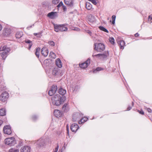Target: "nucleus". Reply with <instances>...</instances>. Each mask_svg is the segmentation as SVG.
Returning <instances> with one entry per match:
<instances>
[{"label":"nucleus","mask_w":152,"mask_h":152,"mask_svg":"<svg viewBox=\"0 0 152 152\" xmlns=\"http://www.w3.org/2000/svg\"><path fill=\"white\" fill-rule=\"evenodd\" d=\"M66 100V97L64 96H61L59 94H56L52 98L53 104L55 105L58 106L64 102Z\"/></svg>","instance_id":"nucleus-1"},{"label":"nucleus","mask_w":152,"mask_h":152,"mask_svg":"<svg viewBox=\"0 0 152 152\" xmlns=\"http://www.w3.org/2000/svg\"><path fill=\"white\" fill-rule=\"evenodd\" d=\"M67 25L66 24H53L54 29L55 31L58 32H59L66 31L68 30V28L66 26Z\"/></svg>","instance_id":"nucleus-2"},{"label":"nucleus","mask_w":152,"mask_h":152,"mask_svg":"<svg viewBox=\"0 0 152 152\" xmlns=\"http://www.w3.org/2000/svg\"><path fill=\"white\" fill-rule=\"evenodd\" d=\"M61 72L60 69L58 67H56L53 69L51 72V75L49 76L50 78H53L61 75Z\"/></svg>","instance_id":"nucleus-3"},{"label":"nucleus","mask_w":152,"mask_h":152,"mask_svg":"<svg viewBox=\"0 0 152 152\" xmlns=\"http://www.w3.org/2000/svg\"><path fill=\"white\" fill-rule=\"evenodd\" d=\"M0 51H4L1 53V56L2 59L4 60L7 56V53L10 51V49L9 48H7V46L4 45L3 46H0Z\"/></svg>","instance_id":"nucleus-4"},{"label":"nucleus","mask_w":152,"mask_h":152,"mask_svg":"<svg viewBox=\"0 0 152 152\" xmlns=\"http://www.w3.org/2000/svg\"><path fill=\"white\" fill-rule=\"evenodd\" d=\"M94 54L95 53H94L92 55V57H96L102 60L105 59L109 56V53L108 51H105L102 54Z\"/></svg>","instance_id":"nucleus-5"},{"label":"nucleus","mask_w":152,"mask_h":152,"mask_svg":"<svg viewBox=\"0 0 152 152\" xmlns=\"http://www.w3.org/2000/svg\"><path fill=\"white\" fill-rule=\"evenodd\" d=\"M34 144L37 148H42L45 145V140L42 138H40L37 141H35Z\"/></svg>","instance_id":"nucleus-6"},{"label":"nucleus","mask_w":152,"mask_h":152,"mask_svg":"<svg viewBox=\"0 0 152 152\" xmlns=\"http://www.w3.org/2000/svg\"><path fill=\"white\" fill-rule=\"evenodd\" d=\"M94 49L98 52H101L104 50L105 47L103 44L95 43L94 44Z\"/></svg>","instance_id":"nucleus-7"},{"label":"nucleus","mask_w":152,"mask_h":152,"mask_svg":"<svg viewBox=\"0 0 152 152\" xmlns=\"http://www.w3.org/2000/svg\"><path fill=\"white\" fill-rule=\"evenodd\" d=\"M4 142L6 144L10 146H13L16 143L15 140L13 137L6 138L5 139Z\"/></svg>","instance_id":"nucleus-8"},{"label":"nucleus","mask_w":152,"mask_h":152,"mask_svg":"<svg viewBox=\"0 0 152 152\" xmlns=\"http://www.w3.org/2000/svg\"><path fill=\"white\" fill-rule=\"evenodd\" d=\"M9 96V95L7 92L4 91L0 95V100L3 102L5 103Z\"/></svg>","instance_id":"nucleus-9"},{"label":"nucleus","mask_w":152,"mask_h":152,"mask_svg":"<svg viewBox=\"0 0 152 152\" xmlns=\"http://www.w3.org/2000/svg\"><path fill=\"white\" fill-rule=\"evenodd\" d=\"M83 115L80 113H75L73 115L72 117V120L73 121H75L83 117Z\"/></svg>","instance_id":"nucleus-10"},{"label":"nucleus","mask_w":152,"mask_h":152,"mask_svg":"<svg viewBox=\"0 0 152 152\" xmlns=\"http://www.w3.org/2000/svg\"><path fill=\"white\" fill-rule=\"evenodd\" d=\"M57 90V87L56 85L52 86L48 92V94L49 95L52 96L54 94Z\"/></svg>","instance_id":"nucleus-11"},{"label":"nucleus","mask_w":152,"mask_h":152,"mask_svg":"<svg viewBox=\"0 0 152 152\" xmlns=\"http://www.w3.org/2000/svg\"><path fill=\"white\" fill-rule=\"evenodd\" d=\"M90 63V59L88 58L87 60L84 63L79 64L80 67L82 68H86Z\"/></svg>","instance_id":"nucleus-12"},{"label":"nucleus","mask_w":152,"mask_h":152,"mask_svg":"<svg viewBox=\"0 0 152 152\" xmlns=\"http://www.w3.org/2000/svg\"><path fill=\"white\" fill-rule=\"evenodd\" d=\"M3 130L4 133L7 134H10L12 133L10 127L9 125H7L4 126L3 128Z\"/></svg>","instance_id":"nucleus-13"},{"label":"nucleus","mask_w":152,"mask_h":152,"mask_svg":"<svg viewBox=\"0 0 152 152\" xmlns=\"http://www.w3.org/2000/svg\"><path fill=\"white\" fill-rule=\"evenodd\" d=\"M11 30L9 28H5L3 31L2 34L6 37L9 36L11 33Z\"/></svg>","instance_id":"nucleus-14"},{"label":"nucleus","mask_w":152,"mask_h":152,"mask_svg":"<svg viewBox=\"0 0 152 152\" xmlns=\"http://www.w3.org/2000/svg\"><path fill=\"white\" fill-rule=\"evenodd\" d=\"M31 147L28 145H25L21 148L20 149V152H30Z\"/></svg>","instance_id":"nucleus-15"},{"label":"nucleus","mask_w":152,"mask_h":152,"mask_svg":"<svg viewBox=\"0 0 152 152\" xmlns=\"http://www.w3.org/2000/svg\"><path fill=\"white\" fill-rule=\"evenodd\" d=\"M71 129L73 132H76L79 128L78 124L76 123L72 124L71 126Z\"/></svg>","instance_id":"nucleus-16"},{"label":"nucleus","mask_w":152,"mask_h":152,"mask_svg":"<svg viewBox=\"0 0 152 152\" xmlns=\"http://www.w3.org/2000/svg\"><path fill=\"white\" fill-rule=\"evenodd\" d=\"M48 16L51 19H54L57 16V13L56 12H51L48 13Z\"/></svg>","instance_id":"nucleus-17"},{"label":"nucleus","mask_w":152,"mask_h":152,"mask_svg":"<svg viewBox=\"0 0 152 152\" xmlns=\"http://www.w3.org/2000/svg\"><path fill=\"white\" fill-rule=\"evenodd\" d=\"M64 2L66 5L70 7L73 6L74 1L73 0H64Z\"/></svg>","instance_id":"nucleus-18"},{"label":"nucleus","mask_w":152,"mask_h":152,"mask_svg":"<svg viewBox=\"0 0 152 152\" xmlns=\"http://www.w3.org/2000/svg\"><path fill=\"white\" fill-rule=\"evenodd\" d=\"M48 49L45 47H43L41 50V53L44 56H47L48 53Z\"/></svg>","instance_id":"nucleus-19"},{"label":"nucleus","mask_w":152,"mask_h":152,"mask_svg":"<svg viewBox=\"0 0 152 152\" xmlns=\"http://www.w3.org/2000/svg\"><path fill=\"white\" fill-rule=\"evenodd\" d=\"M72 90L73 93H75L78 89L79 88V86L77 85H74L71 86Z\"/></svg>","instance_id":"nucleus-20"},{"label":"nucleus","mask_w":152,"mask_h":152,"mask_svg":"<svg viewBox=\"0 0 152 152\" xmlns=\"http://www.w3.org/2000/svg\"><path fill=\"white\" fill-rule=\"evenodd\" d=\"M54 114L56 117L58 118L61 116V113L58 110H55L54 111Z\"/></svg>","instance_id":"nucleus-21"},{"label":"nucleus","mask_w":152,"mask_h":152,"mask_svg":"<svg viewBox=\"0 0 152 152\" xmlns=\"http://www.w3.org/2000/svg\"><path fill=\"white\" fill-rule=\"evenodd\" d=\"M118 43L120 46V48L121 49H123L124 48V46L125 43L124 40H120L118 42Z\"/></svg>","instance_id":"nucleus-22"},{"label":"nucleus","mask_w":152,"mask_h":152,"mask_svg":"<svg viewBox=\"0 0 152 152\" xmlns=\"http://www.w3.org/2000/svg\"><path fill=\"white\" fill-rule=\"evenodd\" d=\"M62 110L64 112H66L69 110V107L67 103H65L64 104L62 107Z\"/></svg>","instance_id":"nucleus-23"},{"label":"nucleus","mask_w":152,"mask_h":152,"mask_svg":"<svg viewBox=\"0 0 152 152\" xmlns=\"http://www.w3.org/2000/svg\"><path fill=\"white\" fill-rule=\"evenodd\" d=\"M88 120V118L86 117H82L81 119L79 121L78 123L79 124H83L86 122Z\"/></svg>","instance_id":"nucleus-24"},{"label":"nucleus","mask_w":152,"mask_h":152,"mask_svg":"<svg viewBox=\"0 0 152 152\" xmlns=\"http://www.w3.org/2000/svg\"><path fill=\"white\" fill-rule=\"evenodd\" d=\"M56 63L58 68H61L62 66V64L60 59L57 58L56 60Z\"/></svg>","instance_id":"nucleus-25"},{"label":"nucleus","mask_w":152,"mask_h":152,"mask_svg":"<svg viewBox=\"0 0 152 152\" xmlns=\"http://www.w3.org/2000/svg\"><path fill=\"white\" fill-rule=\"evenodd\" d=\"M25 42L26 43L28 44V49L30 50L33 45L32 41L29 39H26L25 40Z\"/></svg>","instance_id":"nucleus-26"},{"label":"nucleus","mask_w":152,"mask_h":152,"mask_svg":"<svg viewBox=\"0 0 152 152\" xmlns=\"http://www.w3.org/2000/svg\"><path fill=\"white\" fill-rule=\"evenodd\" d=\"M58 91V93L62 96H64V95L66 92V90L62 88H60L59 89Z\"/></svg>","instance_id":"nucleus-27"},{"label":"nucleus","mask_w":152,"mask_h":152,"mask_svg":"<svg viewBox=\"0 0 152 152\" xmlns=\"http://www.w3.org/2000/svg\"><path fill=\"white\" fill-rule=\"evenodd\" d=\"M6 114V111L4 108H2L0 109V115L3 116Z\"/></svg>","instance_id":"nucleus-28"},{"label":"nucleus","mask_w":152,"mask_h":152,"mask_svg":"<svg viewBox=\"0 0 152 152\" xmlns=\"http://www.w3.org/2000/svg\"><path fill=\"white\" fill-rule=\"evenodd\" d=\"M23 33L21 32H18L15 34V37L16 38L19 39L22 36Z\"/></svg>","instance_id":"nucleus-29"},{"label":"nucleus","mask_w":152,"mask_h":152,"mask_svg":"<svg viewBox=\"0 0 152 152\" xmlns=\"http://www.w3.org/2000/svg\"><path fill=\"white\" fill-rule=\"evenodd\" d=\"M86 7L88 10H90L92 7V5L88 2H86Z\"/></svg>","instance_id":"nucleus-30"},{"label":"nucleus","mask_w":152,"mask_h":152,"mask_svg":"<svg viewBox=\"0 0 152 152\" xmlns=\"http://www.w3.org/2000/svg\"><path fill=\"white\" fill-rule=\"evenodd\" d=\"M103 70V69L102 68L98 67L96 68V69H94L93 71L94 73H96L98 72Z\"/></svg>","instance_id":"nucleus-31"},{"label":"nucleus","mask_w":152,"mask_h":152,"mask_svg":"<svg viewBox=\"0 0 152 152\" xmlns=\"http://www.w3.org/2000/svg\"><path fill=\"white\" fill-rule=\"evenodd\" d=\"M40 50V48H38L36 49V51L35 52V55L37 58H39V51Z\"/></svg>","instance_id":"nucleus-32"},{"label":"nucleus","mask_w":152,"mask_h":152,"mask_svg":"<svg viewBox=\"0 0 152 152\" xmlns=\"http://www.w3.org/2000/svg\"><path fill=\"white\" fill-rule=\"evenodd\" d=\"M99 29L105 32H107V33H108V31L104 27L102 26H100L99 27Z\"/></svg>","instance_id":"nucleus-33"},{"label":"nucleus","mask_w":152,"mask_h":152,"mask_svg":"<svg viewBox=\"0 0 152 152\" xmlns=\"http://www.w3.org/2000/svg\"><path fill=\"white\" fill-rule=\"evenodd\" d=\"M49 56L55 59L56 58V55L55 53L52 52H51L49 54Z\"/></svg>","instance_id":"nucleus-34"},{"label":"nucleus","mask_w":152,"mask_h":152,"mask_svg":"<svg viewBox=\"0 0 152 152\" xmlns=\"http://www.w3.org/2000/svg\"><path fill=\"white\" fill-rule=\"evenodd\" d=\"M9 152H19L18 150L15 148H12L9 150Z\"/></svg>","instance_id":"nucleus-35"},{"label":"nucleus","mask_w":152,"mask_h":152,"mask_svg":"<svg viewBox=\"0 0 152 152\" xmlns=\"http://www.w3.org/2000/svg\"><path fill=\"white\" fill-rule=\"evenodd\" d=\"M148 22L151 23H152V14L150 15L148 18Z\"/></svg>","instance_id":"nucleus-36"},{"label":"nucleus","mask_w":152,"mask_h":152,"mask_svg":"<svg viewBox=\"0 0 152 152\" xmlns=\"http://www.w3.org/2000/svg\"><path fill=\"white\" fill-rule=\"evenodd\" d=\"M32 119L34 121H35L38 118V116L36 115H33L32 116Z\"/></svg>","instance_id":"nucleus-37"},{"label":"nucleus","mask_w":152,"mask_h":152,"mask_svg":"<svg viewBox=\"0 0 152 152\" xmlns=\"http://www.w3.org/2000/svg\"><path fill=\"white\" fill-rule=\"evenodd\" d=\"M59 0H52V2L53 4L55 5L58 4L59 2Z\"/></svg>","instance_id":"nucleus-38"},{"label":"nucleus","mask_w":152,"mask_h":152,"mask_svg":"<svg viewBox=\"0 0 152 152\" xmlns=\"http://www.w3.org/2000/svg\"><path fill=\"white\" fill-rule=\"evenodd\" d=\"M109 41L112 44H114L115 40L113 37H110L109 39Z\"/></svg>","instance_id":"nucleus-39"},{"label":"nucleus","mask_w":152,"mask_h":152,"mask_svg":"<svg viewBox=\"0 0 152 152\" xmlns=\"http://www.w3.org/2000/svg\"><path fill=\"white\" fill-rule=\"evenodd\" d=\"M116 16L115 15H113L112 17V24H114L115 23V20Z\"/></svg>","instance_id":"nucleus-40"},{"label":"nucleus","mask_w":152,"mask_h":152,"mask_svg":"<svg viewBox=\"0 0 152 152\" xmlns=\"http://www.w3.org/2000/svg\"><path fill=\"white\" fill-rule=\"evenodd\" d=\"M134 105V103L133 102H132V103L131 106L130 105H128V106L127 109V110H130L132 108V107Z\"/></svg>","instance_id":"nucleus-41"},{"label":"nucleus","mask_w":152,"mask_h":152,"mask_svg":"<svg viewBox=\"0 0 152 152\" xmlns=\"http://www.w3.org/2000/svg\"><path fill=\"white\" fill-rule=\"evenodd\" d=\"M48 43L51 46H53L55 45L54 42L52 41H50L48 42Z\"/></svg>","instance_id":"nucleus-42"},{"label":"nucleus","mask_w":152,"mask_h":152,"mask_svg":"<svg viewBox=\"0 0 152 152\" xmlns=\"http://www.w3.org/2000/svg\"><path fill=\"white\" fill-rule=\"evenodd\" d=\"M34 35L37 36L38 37H40L41 36V34L40 33H34Z\"/></svg>","instance_id":"nucleus-43"},{"label":"nucleus","mask_w":152,"mask_h":152,"mask_svg":"<svg viewBox=\"0 0 152 152\" xmlns=\"http://www.w3.org/2000/svg\"><path fill=\"white\" fill-rule=\"evenodd\" d=\"M91 2L94 5H96L97 3V0H92Z\"/></svg>","instance_id":"nucleus-44"},{"label":"nucleus","mask_w":152,"mask_h":152,"mask_svg":"<svg viewBox=\"0 0 152 152\" xmlns=\"http://www.w3.org/2000/svg\"><path fill=\"white\" fill-rule=\"evenodd\" d=\"M48 60H45L44 61V64H45L46 66H47L48 65Z\"/></svg>","instance_id":"nucleus-45"},{"label":"nucleus","mask_w":152,"mask_h":152,"mask_svg":"<svg viewBox=\"0 0 152 152\" xmlns=\"http://www.w3.org/2000/svg\"><path fill=\"white\" fill-rule=\"evenodd\" d=\"M138 112L140 114L142 115H144V112L142 110H138Z\"/></svg>","instance_id":"nucleus-46"},{"label":"nucleus","mask_w":152,"mask_h":152,"mask_svg":"<svg viewBox=\"0 0 152 152\" xmlns=\"http://www.w3.org/2000/svg\"><path fill=\"white\" fill-rule=\"evenodd\" d=\"M62 7L63 10L64 11H65L66 10V6L63 5Z\"/></svg>","instance_id":"nucleus-47"},{"label":"nucleus","mask_w":152,"mask_h":152,"mask_svg":"<svg viewBox=\"0 0 152 152\" xmlns=\"http://www.w3.org/2000/svg\"><path fill=\"white\" fill-rule=\"evenodd\" d=\"M73 30H75V31H80V29L79 28L76 27V28H75L73 29Z\"/></svg>","instance_id":"nucleus-48"},{"label":"nucleus","mask_w":152,"mask_h":152,"mask_svg":"<svg viewBox=\"0 0 152 152\" xmlns=\"http://www.w3.org/2000/svg\"><path fill=\"white\" fill-rule=\"evenodd\" d=\"M58 146L56 148L55 151L53 152H57L58 150Z\"/></svg>","instance_id":"nucleus-49"},{"label":"nucleus","mask_w":152,"mask_h":152,"mask_svg":"<svg viewBox=\"0 0 152 152\" xmlns=\"http://www.w3.org/2000/svg\"><path fill=\"white\" fill-rule=\"evenodd\" d=\"M149 113H151L152 110L150 108H148L147 109Z\"/></svg>","instance_id":"nucleus-50"},{"label":"nucleus","mask_w":152,"mask_h":152,"mask_svg":"<svg viewBox=\"0 0 152 152\" xmlns=\"http://www.w3.org/2000/svg\"><path fill=\"white\" fill-rule=\"evenodd\" d=\"M59 5H61V6H63V5H63V3L62 2V1H61L59 3Z\"/></svg>","instance_id":"nucleus-51"},{"label":"nucleus","mask_w":152,"mask_h":152,"mask_svg":"<svg viewBox=\"0 0 152 152\" xmlns=\"http://www.w3.org/2000/svg\"><path fill=\"white\" fill-rule=\"evenodd\" d=\"M139 36V34L138 33H136L134 34V36L135 37H138Z\"/></svg>","instance_id":"nucleus-52"},{"label":"nucleus","mask_w":152,"mask_h":152,"mask_svg":"<svg viewBox=\"0 0 152 152\" xmlns=\"http://www.w3.org/2000/svg\"><path fill=\"white\" fill-rule=\"evenodd\" d=\"M3 123V121H2L0 120V127L1 125Z\"/></svg>","instance_id":"nucleus-53"},{"label":"nucleus","mask_w":152,"mask_h":152,"mask_svg":"<svg viewBox=\"0 0 152 152\" xmlns=\"http://www.w3.org/2000/svg\"><path fill=\"white\" fill-rule=\"evenodd\" d=\"M88 33L89 34H90V35L91 36V31H88Z\"/></svg>","instance_id":"nucleus-54"},{"label":"nucleus","mask_w":152,"mask_h":152,"mask_svg":"<svg viewBox=\"0 0 152 152\" xmlns=\"http://www.w3.org/2000/svg\"><path fill=\"white\" fill-rule=\"evenodd\" d=\"M2 29V26L0 24V31Z\"/></svg>","instance_id":"nucleus-55"},{"label":"nucleus","mask_w":152,"mask_h":152,"mask_svg":"<svg viewBox=\"0 0 152 152\" xmlns=\"http://www.w3.org/2000/svg\"><path fill=\"white\" fill-rule=\"evenodd\" d=\"M61 7V5H59V4L57 6V7L58 8H59Z\"/></svg>","instance_id":"nucleus-56"},{"label":"nucleus","mask_w":152,"mask_h":152,"mask_svg":"<svg viewBox=\"0 0 152 152\" xmlns=\"http://www.w3.org/2000/svg\"><path fill=\"white\" fill-rule=\"evenodd\" d=\"M92 18H93V19L94 20V17H92ZM94 20H91V22H94Z\"/></svg>","instance_id":"nucleus-57"},{"label":"nucleus","mask_w":152,"mask_h":152,"mask_svg":"<svg viewBox=\"0 0 152 152\" xmlns=\"http://www.w3.org/2000/svg\"><path fill=\"white\" fill-rule=\"evenodd\" d=\"M1 133H0V140H1Z\"/></svg>","instance_id":"nucleus-58"},{"label":"nucleus","mask_w":152,"mask_h":152,"mask_svg":"<svg viewBox=\"0 0 152 152\" xmlns=\"http://www.w3.org/2000/svg\"><path fill=\"white\" fill-rule=\"evenodd\" d=\"M58 152H62V151L59 150Z\"/></svg>","instance_id":"nucleus-59"},{"label":"nucleus","mask_w":152,"mask_h":152,"mask_svg":"<svg viewBox=\"0 0 152 152\" xmlns=\"http://www.w3.org/2000/svg\"><path fill=\"white\" fill-rule=\"evenodd\" d=\"M65 143H64V147H65Z\"/></svg>","instance_id":"nucleus-60"},{"label":"nucleus","mask_w":152,"mask_h":152,"mask_svg":"<svg viewBox=\"0 0 152 152\" xmlns=\"http://www.w3.org/2000/svg\"><path fill=\"white\" fill-rule=\"evenodd\" d=\"M68 130V128H67Z\"/></svg>","instance_id":"nucleus-61"}]
</instances>
